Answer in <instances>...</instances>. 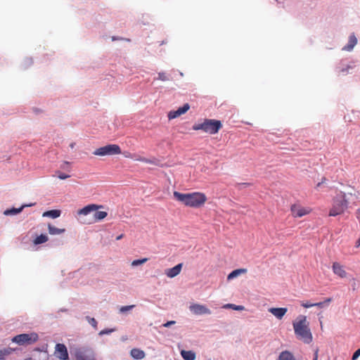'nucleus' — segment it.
<instances>
[{
	"label": "nucleus",
	"mask_w": 360,
	"mask_h": 360,
	"mask_svg": "<svg viewBox=\"0 0 360 360\" xmlns=\"http://www.w3.org/2000/svg\"><path fill=\"white\" fill-rule=\"evenodd\" d=\"M148 261V258H143L141 259H135L131 262V266H136L144 264Z\"/></svg>",
	"instance_id": "nucleus-28"
},
{
	"label": "nucleus",
	"mask_w": 360,
	"mask_h": 360,
	"mask_svg": "<svg viewBox=\"0 0 360 360\" xmlns=\"http://www.w3.org/2000/svg\"><path fill=\"white\" fill-rule=\"evenodd\" d=\"M179 116H180V114L179 113V111L177 110L174 111H170L168 114L169 120L174 119Z\"/></svg>",
	"instance_id": "nucleus-32"
},
{
	"label": "nucleus",
	"mask_w": 360,
	"mask_h": 360,
	"mask_svg": "<svg viewBox=\"0 0 360 360\" xmlns=\"http://www.w3.org/2000/svg\"><path fill=\"white\" fill-rule=\"evenodd\" d=\"M356 43H357L356 37H355L354 34H352L349 37L348 44L342 49V50L349 51H352L353 49V48L354 47V46L356 44Z\"/></svg>",
	"instance_id": "nucleus-15"
},
{
	"label": "nucleus",
	"mask_w": 360,
	"mask_h": 360,
	"mask_svg": "<svg viewBox=\"0 0 360 360\" xmlns=\"http://www.w3.org/2000/svg\"><path fill=\"white\" fill-rule=\"evenodd\" d=\"M247 272L246 269H238L231 271L227 276V279L229 281L233 279L234 278L240 276L242 274H245Z\"/></svg>",
	"instance_id": "nucleus-19"
},
{
	"label": "nucleus",
	"mask_w": 360,
	"mask_h": 360,
	"mask_svg": "<svg viewBox=\"0 0 360 360\" xmlns=\"http://www.w3.org/2000/svg\"><path fill=\"white\" fill-rule=\"evenodd\" d=\"M60 213H61V212L59 210H52L44 212L43 213L42 216L56 219V218H58L60 217Z\"/></svg>",
	"instance_id": "nucleus-20"
},
{
	"label": "nucleus",
	"mask_w": 360,
	"mask_h": 360,
	"mask_svg": "<svg viewBox=\"0 0 360 360\" xmlns=\"http://www.w3.org/2000/svg\"><path fill=\"white\" fill-rule=\"evenodd\" d=\"M224 308L226 309H232L237 311H240L244 309V307L242 305H236L234 304H226L224 306Z\"/></svg>",
	"instance_id": "nucleus-26"
},
{
	"label": "nucleus",
	"mask_w": 360,
	"mask_h": 360,
	"mask_svg": "<svg viewBox=\"0 0 360 360\" xmlns=\"http://www.w3.org/2000/svg\"><path fill=\"white\" fill-rule=\"evenodd\" d=\"M348 206L345 193L341 192L333 199L332 207L330 209L328 215L335 217L345 212Z\"/></svg>",
	"instance_id": "nucleus-3"
},
{
	"label": "nucleus",
	"mask_w": 360,
	"mask_h": 360,
	"mask_svg": "<svg viewBox=\"0 0 360 360\" xmlns=\"http://www.w3.org/2000/svg\"><path fill=\"white\" fill-rule=\"evenodd\" d=\"M222 127L219 120L205 119L203 122L195 124L193 126V130H202L210 134H215Z\"/></svg>",
	"instance_id": "nucleus-4"
},
{
	"label": "nucleus",
	"mask_w": 360,
	"mask_h": 360,
	"mask_svg": "<svg viewBox=\"0 0 360 360\" xmlns=\"http://www.w3.org/2000/svg\"><path fill=\"white\" fill-rule=\"evenodd\" d=\"M58 177L60 179H66L70 177V175L59 172Z\"/></svg>",
	"instance_id": "nucleus-36"
},
{
	"label": "nucleus",
	"mask_w": 360,
	"mask_h": 360,
	"mask_svg": "<svg viewBox=\"0 0 360 360\" xmlns=\"http://www.w3.org/2000/svg\"><path fill=\"white\" fill-rule=\"evenodd\" d=\"M359 349L360 350V348Z\"/></svg>",
	"instance_id": "nucleus-47"
},
{
	"label": "nucleus",
	"mask_w": 360,
	"mask_h": 360,
	"mask_svg": "<svg viewBox=\"0 0 360 360\" xmlns=\"http://www.w3.org/2000/svg\"><path fill=\"white\" fill-rule=\"evenodd\" d=\"M181 355L184 360H195V353L191 350H181Z\"/></svg>",
	"instance_id": "nucleus-18"
},
{
	"label": "nucleus",
	"mask_w": 360,
	"mask_h": 360,
	"mask_svg": "<svg viewBox=\"0 0 360 360\" xmlns=\"http://www.w3.org/2000/svg\"><path fill=\"white\" fill-rule=\"evenodd\" d=\"M240 185L248 186H250V184H249V183H242V184H240Z\"/></svg>",
	"instance_id": "nucleus-43"
},
{
	"label": "nucleus",
	"mask_w": 360,
	"mask_h": 360,
	"mask_svg": "<svg viewBox=\"0 0 360 360\" xmlns=\"http://www.w3.org/2000/svg\"><path fill=\"white\" fill-rule=\"evenodd\" d=\"M101 207H102V205L90 204V205H88L84 207L83 208L77 211V214L79 216H81V215L86 216V215L90 214L91 212H94V221H101V220L105 219L108 215V213L105 211H98V210Z\"/></svg>",
	"instance_id": "nucleus-5"
},
{
	"label": "nucleus",
	"mask_w": 360,
	"mask_h": 360,
	"mask_svg": "<svg viewBox=\"0 0 360 360\" xmlns=\"http://www.w3.org/2000/svg\"><path fill=\"white\" fill-rule=\"evenodd\" d=\"M34 204L23 205L20 208H18V209L17 208H12V209H10V210H6L4 212V214L9 215V214H18V213H20L23 210L24 207H30V206H32Z\"/></svg>",
	"instance_id": "nucleus-22"
},
{
	"label": "nucleus",
	"mask_w": 360,
	"mask_h": 360,
	"mask_svg": "<svg viewBox=\"0 0 360 360\" xmlns=\"http://www.w3.org/2000/svg\"><path fill=\"white\" fill-rule=\"evenodd\" d=\"M124 235L123 234H121L120 236H118L117 238H116V240H119L120 239H122L123 238Z\"/></svg>",
	"instance_id": "nucleus-42"
},
{
	"label": "nucleus",
	"mask_w": 360,
	"mask_h": 360,
	"mask_svg": "<svg viewBox=\"0 0 360 360\" xmlns=\"http://www.w3.org/2000/svg\"><path fill=\"white\" fill-rule=\"evenodd\" d=\"M86 319L88 321L89 324H91L92 326V327H94V328L95 330H97V324H98V323H97L96 320L94 318H91L90 316H86Z\"/></svg>",
	"instance_id": "nucleus-29"
},
{
	"label": "nucleus",
	"mask_w": 360,
	"mask_h": 360,
	"mask_svg": "<svg viewBox=\"0 0 360 360\" xmlns=\"http://www.w3.org/2000/svg\"><path fill=\"white\" fill-rule=\"evenodd\" d=\"M313 360H318V350L315 352Z\"/></svg>",
	"instance_id": "nucleus-41"
},
{
	"label": "nucleus",
	"mask_w": 360,
	"mask_h": 360,
	"mask_svg": "<svg viewBox=\"0 0 360 360\" xmlns=\"http://www.w3.org/2000/svg\"><path fill=\"white\" fill-rule=\"evenodd\" d=\"M75 143H70V147L71 148H73L75 147Z\"/></svg>",
	"instance_id": "nucleus-44"
},
{
	"label": "nucleus",
	"mask_w": 360,
	"mask_h": 360,
	"mask_svg": "<svg viewBox=\"0 0 360 360\" xmlns=\"http://www.w3.org/2000/svg\"><path fill=\"white\" fill-rule=\"evenodd\" d=\"M134 158H135L136 160L148 163V164H155V161L150 159H148L146 158L138 155H134Z\"/></svg>",
	"instance_id": "nucleus-24"
},
{
	"label": "nucleus",
	"mask_w": 360,
	"mask_h": 360,
	"mask_svg": "<svg viewBox=\"0 0 360 360\" xmlns=\"http://www.w3.org/2000/svg\"><path fill=\"white\" fill-rule=\"evenodd\" d=\"M313 304L314 303H310L309 302H301V305L304 308H309V307H314Z\"/></svg>",
	"instance_id": "nucleus-35"
},
{
	"label": "nucleus",
	"mask_w": 360,
	"mask_h": 360,
	"mask_svg": "<svg viewBox=\"0 0 360 360\" xmlns=\"http://www.w3.org/2000/svg\"><path fill=\"white\" fill-rule=\"evenodd\" d=\"M157 79L165 82L169 80V78L165 72H159Z\"/></svg>",
	"instance_id": "nucleus-33"
},
{
	"label": "nucleus",
	"mask_w": 360,
	"mask_h": 360,
	"mask_svg": "<svg viewBox=\"0 0 360 360\" xmlns=\"http://www.w3.org/2000/svg\"><path fill=\"white\" fill-rule=\"evenodd\" d=\"M49 240V238L45 234H41L40 236H37L33 241L34 245H39L41 243H44L47 242Z\"/></svg>",
	"instance_id": "nucleus-23"
},
{
	"label": "nucleus",
	"mask_w": 360,
	"mask_h": 360,
	"mask_svg": "<svg viewBox=\"0 0 360 360\" xmlns=\"http://www.w3.org/2000/svg\"><path fill=\"white\" fill-rule=\"evenodd\" d=\"M326 181V178H323L321 182L317 184L316 187L319 188L321 186V184Z\"/></svg>",
	"instance_id": "nucleus-40"
},
{
	"label": "nucleus",
	"mask_w": 360,
	"mask_h": 360,
	"mask_svg": "<svg viewBox=\"0 0 360 360\" xmlns=\"http://www.w3.org/2000/svg\"><path fill=\"white\" fill-rule=\"evenodd\" d=\"M115 330L114 329H104L99 332V335H103L106 334H110L112 333Z\"/></svg>",
	"instance_id": "nucleus-34"
},
{
	"label": "nucleus",
	"mask_w": 360,
	"mask_h": 360,
	"mask_svg": "<svg viewBox=\"0 0 360 360\" xmlns=\"http://www.w3.org/2000/svg\"><path fill=\"white\" fill-rule=\"evenodd\" d=\"M333 272L341 278H345L347 277V273L345 269V266L339 262H333L332 265Z\"/></svg>",
	"instance_id": "nucleus-9"
},
{
	"label": "nucleus",
	"mask_w": 360,
	"mask_h": 360,
	"mask_svg": "<svg viewBox=\"0 0 360 360\" xmlns=\"http://www.w3.org/2000/svg\"><path fill=\"white\" fill-rule=\"evenodd\" d=\"M277 360H296V359L292 352L285 350L280 353Z\"/></svg>",
	"instance_id": "nucleus-16"
},
{
	"label": "nucleus",
	"mask_w": 360,
	"mask_h": 360,
	"mask_svg": "<svg viewBox=\"0 0 360 360\" xmlns=\"http://www.w3.org/2000/svg\"><path fill=\"white\" fill-rule=\"evenodd\" d=\"M360 356V350L358 349L354 354H353V356H352V360H356L359 356Z\"/></svg>",
	"instance_id": "nucleus-37"
},
{
	"label": "nucleus",
	"mask_w": 360,
	"mask_h": 360,
	"mask_svg": "<svg viewBox=\"0 0 360 360\" xmlns=\"http://www.w3.org/2000/svg\"><path fill=\"white\" fill-rule=\"evenodd\" d=\"M190 108V105L188 103L184 104L182 107L179 108L177 110L180 115L186 112Z\"/></svg>",
	"instance_id": "nucleus-30"
},
{
	"label": "nucleus",
	"mask_w": 360,
	"mask_h": 360,
	"mask_svg": "<svg viewBox=\"0 0 360 360\" xmlns=\"http://www.w3.org/2000/svg\"><path fill=\"white\" fill-rule=\"evenodd\" d=\"M55 354L56 356L62 360L68 359V352L67 347L63 344H57L56 346V352Z\"/></svg>",
	"instance_id": "nucleus-11"
},
{
	"label": "nucleus",
	"mask_w": 360,
	"mask_h": 360,
	"mask_svg": "<svg viewBox=\"0 0 360 360\" xmlns=\"http://www.w3.org/2000/svg\"><path fill=\"white\" fill-rule=\"evenodd\" d=\"M182 266L183 264L181 263L172 268L167 269L165 270V274L169 278H174L180 274L182 269Z\"/></svg>",
	"instance_id": "nucleus-12"
},
{
	"label": "nucleus",
	"mask_w": 360,
	"mask_h": 360,
	"mask_svg": "<svg viewBox=\"0 0 360 360\" xmlns=\"http://www.w3.org/2000/svg\"><path fill=\"white\" fill-rule=\"evenodd\" d=\"M64 164L65 165H69V162L65 161V162H64Z\"/></svg>",
	"instance_id": "nucleus-46"
},
{
	"label": "nucleus",
	"mask_w": 360,
	"mask_h": 360,
	"mask_svg": "<svg viewBox=\"0 0 360 360\" xmlns=\"http://www.w3.org/2000/svg\"><path fill=\"white\" fill-rule=\"evenodd\" d=\"M174 323H175L174 321H167V323H164L163 326L167 328V327L171 326L172 325H174Z\"/></svg>",
	"instance_id": "nucleus-38"
},
{
	"label": "nucleus",
	"mask_w": 360,
	"mask_h": 360,
	"mask_svg": "<svg viewBox=\"0 0 360 360\" xmlns=\"http://www.w3.org/2000/svg\"><path fill=\"white\" fill-rule=\"evenodd\" d=\"M39 340V335L36 333H22L18 335L14 336L12 338V342L18 344L20 346H27L30 345Z\"/></svg>",
	"instance_id": "nucleus-6"
},
{
	"label": "nucleus",
	"mask_w": 360,
	"mask_h": 360,
	"mask_svg": "<svg viewBox=\"0 0 360 360\" xmlns=\"http://www.w3.org/2000/svg\"><path fill=\"white\" fill-rule=\"evenodd\" d=\"M292 326L297 340L304 344H310L312 342L313 336L306 316H298L293 321Z\"/></svg>",
	"instance_id": "nucleus-2"
},
{
	"label": "nucleus",
	"mask_w": 360,
	"mask_h": 360,
	"mask_svg": "<svg viewBox=\"0 0 360 360\" xmlns=\"http://www.w3.org/2000/svg\"><path fill=\"white\" fill-rule=\"evenodd\" d=\"M124 157L127 158H134V155H132L131 153H130L129 152H127L124 153Z\"/></svg>",
	"instance_id": "nucleus-39"
},
{
	"label": "nucleus",
	"mask_w": 360,
	"mask_h": 360,
	"mask_svg": "<svg viewBox=\"0 0 360 360\" xmlns=\"http://www.w3.org/2000/svg\"><path fill=\"white\" fill-rule=\"evenodd\" d=\"M190 310L196 315L210 314L211 311L205 305L200 304H193L190 306Z\"/></svg>",
	"instance_id": "nucleus-10"
},
{
	"label": "nucleus",
	"mask_w": 360,
	"mask_h": 360,
	"mask_svg": "<svg viewBox=\"0 0 360 360\" xmlns=\"http://www.w3.org/2000/svg\"><path fill=\"white\" fill-rule=\"evenodd\" d=\"M134 307H135V305H134V304L128 305V306H123V307H120V312L124 314V313H126L127 311L132 309Z\"/></svg>",
	"instance_id": "nucleus-31"
},
{
	"label": "nucleus",
	"mask_w": 360,
	"mask_h": 360,
	"mask_svg": "<svg viewBox=\"0 0 360 360\" xmlns=\"http://www.w3.org/2000/svg\"><path fill=\"white\" fill-rule=\"evenodd\" d=\"M48 230L51 235H59L65 233V229H58L50 224L48 225Z\"/></svg>",
	"instance_id": "nucleus-21"
},
{
	"label": "nucleus",
	"mask_w": 360,
	"mask_h": 360,
	"mask_svg": "<svg viewBox=\"0 0 360 360\" xmlns=\"http://www.w3.org/2000/svg\"><path fill=\"white\" fill-rule=\"evenodd\" d=\"M269 311L274 316H276L278 319H281L286 312L288 311L287 308L284 307H280V308H275L272 307L269 309Z\"/></svg>",
	"instance_id": "nucleus-13"
},
{
	"label": "nucleus",
	"mask_w": 360,
	"mask_h": 360,
	"mask_svg": "<svg viewBox=\"0 0 360 360\" xmlns=\"http://www.w3.org/2000/svg\"><path fill=\"white\" fill-rule=\"evenodd\" d=\"M112 41H115V40H117V37H112Z\"/></svg>",
	"instance_id": "nucleus-45"
},
{
	"label": "nucleus",
	"mask_w": 360,
	"mask_h": 360,
	"mask_svg": "<svg viewBox=\"0 0 360 360\" xmlns=\"http://www.w3.org/2000/svg\"><path fill=\"white\" fill-rule=\"evenodd\" d=\"M13 349L11 348H5L0 350V360H5V356L11 354Z\"/></svg>",
	"instance_id": "nucleus-25"
},
{
	"label": "nucleus",
	"mask_w": 360,
	"mask_h": 360,
	"mask_svg": "<svg viewBox=\"0 0 360 360\" xmlns=\"http://www.w3.org/2000/svg\"><path fill=\"white\" fill-rule=\"evenodd\" d=\"M331 300H332L331 298H328L324 302L314 303L313 305H314V307H318L322 308V307H325L326 305H328L331 302Z\"/></svg>",
	"instance_id": "nucleus-27"
},
{
	"label": "nucleus",
	"mask_w": 360,
	"mask_h": 360,
	"mask_svg": "<svg viewBox=\"0 0 360 360\" xmlns=\"http://www.w3.org/2000/svg\"><path fill=\"white\" fill-rule=\"evenodd\" d=\"M130 354L134 359H142L146 356L143 350L137 348L132 349L130 352Z\"/></svg>",
	"instance_id": "nucleus-17"
},
{
	"label": "nucleus",
	"mask_w": 360,
	"mask_h": 360,
	"mask_svg": "<svg viewBox=\"0 0 360 360\" xmlns=\"http://www.w3.org/2000/svg\"><path fill=\"white\" fill-rule=\"evenodd\" d=\"M173 195L177 201L186 207L192 208H200L202 207L207 200L205 194L201 192L182 193L174 191Z\"/></svg>",
	"instance_id": "nucleus-1"
},
{
	"label": "nucleus",
	"mask_w": 360,
	"mask_h": 360,
	"mask_svg": "<svg viewBox=\"0 0 360 360\" xmlns=\"http://www.w3.org/2000/svg\"><path fill=\"white\" fill-rule=\"evenodd\" d=\"M77 360H95L91 352H78L76 354Z\"/></svg>",
	"instance_id": "nucleus-14"
},
{
	"label": "nucleus",
	"mask_w": 360,
	"mask_h": 360,
	"mask_svg": "<svg viewBox=\"0 0 360 360\" xmlns=\"http://www.w3.org/2000/svg\"><path fill=\"white\" fill-rule=\"evenodd\" d=\"M122 153L120 147L117 144H108L95 150L93 153L94 155L105 156L119 155Z\"/></svg>",
	"instance_id": "nucleus-7"
},
{
	"label": "nucleus",
	"mask_w": 360,
	"mask_h": 360,
	"mask_svg": "<svg viewBox=\"0 0 360 360\" xmlns=\"http://www.w3.org/2000/svg\"><path fill=\"white\" fill-rule=\"evenodd\" d=\"M311 209L309 207H302L298 204H294L290 207V211L293 217H302L309 214L311 212Z\"/></svg>",
	"instance_id": "nucleus-8"
}]
</instances>
